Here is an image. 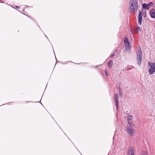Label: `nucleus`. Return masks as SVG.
Wrapping results in <instances>:
<instances>
[{"mask_svg": "<svg viewBox=\"0 0 155 155\" xmlns=\"http://www.w3.org/2000/svg\"><path fill=\"white\" fill-rule=\"evenodd\" d=\"M129 69H127V70H129Z\"/></svg>", "mask_w": 155, "mask_h": 155, "instance_id": "22", "label": "nucleus"}, {"mask_svg": "<svg viewBox=\"0 0 155 155\" xmlns=\"http://www.w3.org/2000/svg\"><path fill=\"white\" fill-rule=\"evenodd\" d=\"M119 92L120 95H121L122 94L121 90L120 87H119Z\"/></svg>", "mask_w": 155, "mask_h": 155, "instance_id": "17", "label": "nucleus"}, {"mask_svg": "<svg viewBox=\"0 0 155 155\" xmlns=\"http://www.w3.org/2000/svg\"><path fill=\"white\" fill-rule=\"evenodd\" d=\"M127 155H134V148L132 147H131L129 148Z\"/></svg>", "mask_w": 155, "mask_h": 155, "instance_id": "7", "label": "nucleus"}, {"mask_svg": "<svg viewBox=\"0 0 155 155\" xmlns=\"http://www.w3.org/2000/svg\"><path fill=\"white\" fill-rule=\"evenodd\" d=\"M129 3V12L131 14L135 13L138 8L137 1V0H130Z\"/></svg>", "mask_w": 155, "mask_h": 155, "instance_id": "1", "label": "nucleus"}, {"mask_svg": "<svg viewBox=\"0 0 155 155\" xmlns=\"http://www.w3.org/2000/svg\"><path fill=\"white\" fill-rule=\"evenodd\" d=\"M3 0H0V1H2Z\"/></svg>", "mask_w": 155, "mask_h": 155, "instance_id": "21", "label": "nucleus"}, {"mask_svg": "<svg viewBox=\"0 0 155 155\" xmlns=\"http://www.w3.org/2000/svg\"><path fill=\"white\" fill-rule=\"evenodd\" d=\"M128 124H129V126L132 127H133L134 126V125L130 120H127Z\"/></svg>", "mask_w": 155, "mask_h": 155, "instance_id": "13", "label": "nucleus"}, {"mask_svg": "<svg viewBox=\"0 0 155 155\" xmlns=\"http://www.w3.org/2000/svg\"><path fill=\"white\" fill-rule=\"evenodd\" d=\"M124 43L125 45V48L126 50L130 49V46L128 39L126 37L124 38Z\"/></svg>", "mask_w": 155, "mask_h": 155, "instance_id": "5", "label": "nucleus"}, {"mask_svg": "<svg viewBox=\"0 0 155 155\" xmlns=\"http://www.w3.org/2000/svg\"><path fill=\"white\" fill-rule=\"evenodd\" d=\"M148 64L150 67L148 72L150 74H152L155 72V63L149 62Z\"/></svg>", "mask_w": 155, "mask_h": 155, "instance_id": "4", "label": "nucleus"}, {"mask_svg": "<svg viewBox=\"0 0 155 155\" xmlns=\"http://www.w3.org/2000/svg\"><path fill=\"white\" fill-rule=\"evenodd\" d=\"M138 22L139 25H141L142 23V15L140 11H139V13L138 15Z\"/></svg>", "mask_w": 155, "mask_h": 155, "instance_id": "8", "label": "nucleus"}, {"mask_svg": "<svg viewBox=\"0 0 155 155\" xmlns=\"http://www.w3.org/2000/svg\"><path fill=\"white\" fill-rule=\"evenodd\" d=\"M141 155H148V153L147 151H143L141 153Z\"/></svg>", "mask_w": 155, "mask_h": 155, "instance_id": "14", "label": "nucleus"}, {"mask_svg": "<svg viewBox=\"0 0 155 155\" xmlns=\"http://www.w3.org/2000/svg\"><path fill=\"white\" fill-rule=\"evenodd\" d=\"M142 6L143 8L145 10H147L149 9V7H148L147 4L146 3H143L142 5Z\"/></svg>", "mask_w": 155, "mask_h": 155, "instance_id": "10", "label": "nucleus"}, {"mask_svg": "<svg viewBox=\"0 0 155 155\" xmlns=\"http://www.w3.org/2000/svg\"><path fill=\"white\" fill-rule=\"evenodd\" d=\"M114 54H112V55H111L110 56V57L111 58H113L114 57Z\"/></svg>", "mask_w": 155, "mask_h": 155, "instance_id": "19", "label": "nucleus"}, {"mask_svg": "<svg viewBox=\"0 0 155 155\" xmlns=\"http://www.w3.org/2000/svg\"><path fill=\"white\" fill-rule=\"evenodd\" d=\"M15 7H16V8H18V9L19 8H20V7H19V6H15Z\"/></svg>", "mask_w": 155, "mask_h": 155, "instance_id": "20", "label": "nucleus"}, {"mask_svg": "<svg viewBox=\"0 0 155 155\" xmlns=\"http://www.w3.org/2000/svg\"><path fill=\"white\" fill-rule=\"evenodd\" d=\"M153 3L152 2H150V3H148L147 5L148 6V7H149V8H150L151 6H153Z\"/></svg>", "mask_w": 155, "mask_h": 155, "instance_id": "15", "label": "nucleus"}, {"mask_svg": "<svg viewBox=\"0 0 155 155\" xmlns=\"http://www.w3.org/2000/svg\"><path fill=\"white\" fill-rule=\"evenodd\" d=\"M114 99L115 102V105L117 109L119 104L118 96L117 94H116L114 95Z\"/></svg>", "mask_w": 155, "mask_h": 155, "instance_id": "6", "label": "nucleus"}, {"mask_svg": "<svg viewBox=\"0 0 155 155\" xmlns=\"http://www.w3.org/2000/svg\"><path fill=\"white\" fill-rule=\"evenodd\" d=\"M105 74L107 76H108V74L107 73V71L106 70H105Z\"/></svg>", "mask_w": 155, "mask_h": 155, "instance_id": "18", "label": "nucleus"}, {"mask_svg": "<svg viewBox=\"0 0 155 155\" xmlns=\"http://www.w3.org/2000/svg\"><path fill=\"white\" fill-rule=\"evenodd\" d=\"M150 13L151 18H155V9L153 8L152 9H150Z\"/></svg>", "mask_w": 155, "mask_h": 155, "instance_id": "9", "label": "nucleus"}, {"mask_svg": "<svg viewBox=\"0 0 155 155\" xmlns=\"http://www.w3.org/2000/svg\"><path fill=\"white\" fill-rule=\"evenodd\" d=\"M126 130L127 134L130 136L132 137L134 136L135 130L132 127L127 126Z\"/></svg>", "mask_w": 155, "mask_h": 155, "instance_id": "3", "label": "nucleus"}, {"mask_svg": "<svg viewBox=\"0 0 155 155\" xmlns=\"http://www.w3.org/2000/svg\"><path fill=\"white\" fill-rule=\"evenodd\" d=\"M133 118V116L131 115H128L127 117V120H130V121L132 120Z\"/></svg>", "mask_w": 155, "mask_h": 155, "instance_id": "12", "label": "nucleus"}, {"mask_svg": "<svg viewBox=\"0 0 155 155\" xmlns=\"http://www.w3.org/2000/svg\"><path fill=\"white\" fill-rule=\"evenodd\" d=\"M139 30L141 31V29L138 26L137 27L136 31L138 32Z\"/></svg>", "mask_w": 155, "mask_h": 155, "instance_id": "16", "label": "nucleus"}, {"mask_svg": "<svg viewBox=\"0 0 155 155\" xmlns=\"http://www.w3.org/2000/svg\"><path fill=\"white\" fill-rule=\"evenodd\" d=\"M108 64L109 67H111L113 64V62L112 60H110L108 62Z\"/></svg>", "mask_w": 155, "mask_h": 155, "instance_id": "11", "label": "nucleus"}, {"mask_svg": "<svg viewBox=\"0 0 155 155\" xmlns=\"http://www.w3.org/2000/svg\"><path fill=\"white\" fill-rule=\"evenodd\" d=\"M142 51L141 49L140 48L138 49L137 51V64L139 65L141 64L142 61Z\"/></svg>", "mask_w": 155, "mask_h": 155, "instance_id": "2", "label": "nucleus"}]
</instances>
